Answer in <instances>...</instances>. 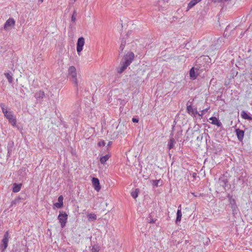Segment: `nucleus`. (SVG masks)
<instances>
[{
    "mask_svg": "<svg viewBox=\"0 0 252 252\" xmlns=\"http://www.w3.org/2000/svg\"><path fill=\"white\" fill-rule=\"evenodd\" d=\"M134 58V54L132 52L127 53L124 57L120 66L117 68V71L119 73H122L126 67L131 63Z\"/></svg>",
    "mask_w": 252,
    "mask_h": 252,
    "instance_id": "obj_1",
    "label": "nucleus"
},
{
    "mask_svg": "<svg viewBox=\"0 0 252 252\" xmlns=\"http://www.w3.org/2000/svg\"><path fill=\"white\" fill-rule=\"evenodd\" d=\"M0 107L4 116L8 120L9 123L13 126H17L16 117L13 115L12 112L11 111H8L3 103L0 104Z\"/></svg>",
    "mask_w": 252,
    "mask_h": 252,
    "instance_id": "obj_2",
    "label": "nucleus"
},
{
    "mask_svg": "<svg viewBox=\"0 0 252 252\" xmlns=\"http://www.w3.org/2000/svg\"><path fill=\"white\" fill-rule=\"evenodd\" d=\"M68 76L69 80L75 85L76 87L77 91H78V81L77 78V72L75 67L71 66L68 68Z\"/></svg>",
    "mask_w": 252,
    "mask_h": 252,
    "instance_id": "obj_3",
    "label": "nucleus"
},
{
    "mask_svg": "<svg viewBox=\"0 0 252 252\" xmlns=\"http://www.w3.org/2000/svg\"><path fill=\"white\" fill-rule=\"evenodd\" d=\"M67 216H68L65 212H60L58 219L61 223L62 228H63L65 226L67 219Z\"/></svg>",
    "mask_w": 252,
    "mask_h": 252,
    "instance_id": "obj_4",
    "label": "nucleus"
},
{
    "mask_svg": "<svg viewBox=\"0 0 252 252\" xmlns=\"http://www.w3.org/2000/svg\"><path fill=\"white\" fill-rule=\"evenodd\" d=\"M83 219H87L89 221H94L97 219V215L94 213L87 212L82 216Z\"/></svg>",
    "mask_w": 252,
    "mask_h": 252,
    "instance_id": "obj_5",
    "label": "nucleus"
},
{
    "mask_svg": "<svg viewBox=\"0 0 252 252\" xmlns=\"http://www.w3.org/2000/svg\"><path fill=\"white\" fill-rule=\"evenodd\" d=\"M9 233L8 231H6L3 236V238L2 239V251H4L7 247L8 242Z\"/></svg>",
    "mask_w": 252,
    "mask_h": 252,
    "instance_id": "obj_6",
    "label": "nucleus"
},
{
    "mask_svg": "<svg viewBox=\"0 0 252 252\" xmlns=\"http://www.w3.org/2000/svg\"><path fill=\"white\" fill-rule=\"evenodd\" d=\"M92 182L94 189L97 192L99 191L101 189V187L98 179L94 177L92 179Z\"/></svg>",
    "mask_w": 252,
    "mask_h": 252,
    "instance_id": "obj_7",
    "label": "nucleus"
},
{
    "mask_svg": "<svg viewBox=\"0 0 252 252\" xmlns=\"http://www.w3.org/2000/svg\"><path fill=\"white\" fill-rule=\"evenodd\" d=\"M15 24V21L13 18H9L5 23L4 29L5 30H9L10 27H13Z\"/></svg>",
    "mask_w": 252,
    "mask_h": 252,
    "instance_id": "obj_8",
    "label": "nucleus"
},
{
    "mask_svg": "<svg viewBox=\"0 0 252 252\" xmlns=\"http://www.w3.org/2000/svg\"><path fill=\"white\" fill-rule=\"evenodd\" d=\"M187 110L188 113L191 116L195 117L196 115H198V113L196 108H193L191 105L187 106Z\"/></svg>",
    "mask_w": 252,
    "mask_h": 252,
    "instance_id": "obj_9",
    "label": "nucleus"
},
{
    "mask_svg": "<svg viewBox=\"0 0 252 252\" xmlns=\"http://www.w3.org/2000/svg\"><path fill=\"white\" fill-rule=\"evenodd\" d=\"M45 96V93L42 91H39L34 94V97L37 100H41Z\"/></svg>",
    "mask_w": 252,
    "mask_h": 252,
    "instance_id": "obj_10",
    "label": "nucleus"
},
{
    "mask_svg": "<svg viewBox=\"0 0 252 252\" xmlns=\"http://www.w3.org/2000/svg\"><path fill=\"white\" fill-rule=\"evenodd\" d=\"M63 197L62 195H60L58 199V202L55 203L54 206L57 208H61L63 207Z\"/></svg>",
    "mask_w": 252,
    "mask_h": 252,
    "instance_id": "obj_11",
    "label": "nucleus"
},
{
    "mask_svg": "<svg viewBox=\"0 0 252 252\" xmlns=\"http://www.w3.org/2000/svg\"><path fill=\"white\" fill-rule=\"evenodd\" d=\"M209 120L211 121V124L214 125H216L218 127L221 126V122L216 117H212L209 119Z\"/></svg>",
    "mask_w": 252,
    "mask_h": 252,
    "instance_id": "obj_12",
    "label": "nucleus"
},
{
    "mask_svg": "<svg viewBox=\"0 0 252 252\" xmlns=\"http://www.w3.org/2000/svg\"><path fill=\"white\" fill-rule=\"evenodd\" d=\"M236 132L238 140L240 141H242L244 136V131L240 129H237L236 130Z\"/></svg>",
    "mask_w": 252,
    "mask_h": 252,
    "instance_id": "obj_13",
    "label": "nucleus"
},
{
    "mask_svg": "<svg viewBox=\"0 0 252 252\" xmlns=\"http://www.w3.org/2000/svg\"><path fill=\"white\" fill-rule=\"evenodd\" d=\"M201 0H191L188 4L187 7V11L189 10L191 7L194 6L197 3L199 2Z\"/></svg>",
    "mask_w": 252,
    "mask_h": 252,
    "instance_id": "obj_14",
    "label": "nucleus"
},
{
    "mask_svg": "<svg viewBox=\"0 0 252 252\" xmlns=\"http://www.w3.org/2000/svg\"><path fill=\"white\" fill-rule=\"evenodd\" d=\"M22 184H16L14 183L13 184V187L12 189V191L13 192H19L21 188Z\"/></svg>",
    "mask_w": 252,
    "mask_h": 252,
    "instance_id": "obj_15",
    "label": "nucleus"
},
{
    "mask_svg": "<svg viewBox=\"0 0 252 252\" xmlns=\"http://www.w3.org/2000/svg\"><path fill=\"white\" fill-rule=\"evenodd\" d=\"M110 156L109 154L106 155L104 156L101 157L100 158V162L101 164H104L105 162L109 159Z\"/></svg>",
    "mask_w": 252,
    "mask_h": 252,
    "instance_id": "obj_16",
    "label": "nucleus"
},
{
    "mask_svg": "<svg viewBox=\"0 0 252 252\" xmlns=\"http://www.w3.org/2000/svg\"><path fill=\"white\" fill-rule=\"evenodd\" d=\"M4 75L7 79L8 82L10 84L12 83L13 82V77H12L13 75L11 73V72H10L5 73Z\"/></svg>",
    "mask_w": 252,
    "mask_h": 252,
    "instance_id": "obj_17",
    "label": "nucleus"
},
{
    "mask_svg": "<svg viewBox=\"0 0 252 252\" xmlns=\"http://www.w3.org/2000/svg\"><path fill=\"white\" fill-rule=\"evenodd\" d=\"M28 172V170L25 167H23L19 171V174L20 175L24 177L27 175Z\"/></svg>",
    "mask_w": 252,
    "mask_h": 252,
    "instance_id": "obj_18",
    "label": "nucleus"
},
{
    "mask_svg": "<svg viewBox=\"0 0 252 252\" xmlns=\"http://www.w3.org/2000/svg\"><path fill=\"white\" fill-rule=\"evenodd\" d=\"M182 216V214L181 211H180V210H178L177 212V218H176V222L177 223L178 222H180L181 221Z\"/></svg>",
    "mask_w": 252,
    "mask_h": 252,
    "instance_id": "obj_19",
    "label": "nucleus"
},
{
    "mask_svg": "<svg viewBox=\"0 0 252 252\" xmlns=\"http://www.w3.org/2000/svg\"><path fill=\"white\" fill-rule=\"evenodd\" d=\"M189 76L192 79H195L197 77L193 67H192L189 71Z\"/></svg>",
    "mask_w": 252,
    "mask_h": 252,
    "instance_id": "obj_20",
    "label": "nucleus"
},
{
    "mask_svg": "<svg viewBox=\"0 0 252 252\" xmlns=\"http://www.w3.org/2000/svg\"><path fill=\"white\" fill-rule=\"evenodd\" d=\"M241 116L243 119L251 120L252 118L246 112L243 111L241 113Z\"/></svg>",
    "mask_w": 252,
    "mask_h": 252,
    "instance_id": "obj_21",
    "label": "nucleus"
},
{
    "mask_svg": "<svg viewBox=\"0 0 252 252\" xmlns=\"http://www.w3.org/2000/svg\"><path fill=\"white\" fill-rule=\"evenodd\" d=\"M139 192V190L138 189H136L134 191L131 192V195L134 198H136L138 197V194Z\"/></svg>",
    "mask_w": 252,
    "mask_h": 252,
    "instance_id": "obj_22",
    "label": "nucleus"
},
{
    "mask_svg": "<svg viewBox=\"0 0 252 252\" xmlns=\"http://www.w3.org/2000/svg\"><path fill=\"white\" fill-rule=\"evenodd\" d=\"M174 143H175V140L173 138H171L169 140L168 143V148L169 149H171L173 148Z\"/></svg>",
    "mask_w": 252,
    "mask_h": 252,
    "instance_id": "obj_23",
    "label": "nucleus"
},
{
    "mask_svg": "<svg viewBox=\"0 0 252 252\" xmlns=\"http://www.w3.org/2000/svg\"><path fill=\"white\" fill-rule=\"evenodd\" d=\"M100 251V247L98 245H94L93 246L91 251L92 252H99Z\"/></svg>",
    "mask_w": 252,
    "mask_h": 252,
    "instance_id": "obj_24",
    "label": "nucleus"
},
{
    "mask_svg": "<svg viewBox=\"0 0 252 252\" xmlns=\"http://www.w3.org/2000/svg\"><path fill=\"white\" fill-rule=\"evenodd\" d=\"M85 44V40L83 37H80V52L82 50Z\"/></svg>",
    "mask_w": 252,
    "mask_h": 252,
    "instance_id": "obj_25",
    "label": "nucleus"
},
{
    "mask_svg": "<svg viewBox=\"0 0 252 252\" xmlns=\"http://www.w3.org/2000/svg\"><path fill=\"white\" fill-rule=\"evenodd\" d=\"M21 198H17L15 199L14 200H13L11 202L10 208L13 206H15L17 204L19 203L20 201Z\"/></svg>",
    "mask_w": 252,
    "mask_h": 252,
    "instance_id": "obj_26",
    "label": "nucleus"
},
{
    "mask_svg": "<svg viewBox=\"0 0 252 252\" xmlns=\"http://www.w3.org/2000/svg\"><path fill=\"white\" fill-rule=\"evenodd\" d=\"M77 16L76 11L75 10L72 15L71 20L73 22H75L76 20V17Z\"/></svg>",
    "mask_w": 252,
    "mask_h": 252,
    "instance_id": "obj_27",
    "label": "nucleus"
},
{
    "mask_svg": "<svg viewBox=\"0 0 252 252\" xmlns=\"http://www.w3.org/2000/svg\"><path fill=\"white\" fill-rule=\"evenodd\" d=\"M209 109V107L201 111V113L198 114V116L202 117Z\"/></svg>",
    "mask_w": 252,
    "mask_h": 252,
    "instance_id": "obj_28",
    "label": "nucleus"
},
{
    "mask_svg": "<svg viewBox=\"0 0 252 252\" xmlns=\"http://www.w3.org/2000/svg\"><path fill=\"white\" fill-rule=\"evenodd\" d=\"M160 181V180H154L153 181V185L155 186L158 187Z\"/></svg>",
    "mask_w": 252,
    "mask_h": 252,
    "instance_id": "obj_29",
    "label": "nucleus"
},
{
    "mask_svg": "<svg viewBox=\"0 0 252 252\" xmlns=\"http://www.w3.org/2000/svg\"><path fill=\"white\" fill-rule=\"evenodd\" d=\"M97 145L99 147L104 146L105 145V142H104V141L102 140L99 141Z\"/></svg>",
    "mask_w": 252,
    "mask_h": 252,
    "instance_id": "obj_30",
    "label": "nucleus"
},
{
    "mask_svg": "<svg viewBox=\"0 0 252 252\" xmlns=\"http://www.w3.org/2000/svg\"><path fill=\"white\" fill-rule=\"evenodd\" d=\"M76 51L79 54V38L77 40V42L76 43Z\"/></svg>",
    "mask_w": 252,
    "mask_h": 252,
    "instance_id": "obj_31",
    "label": "nucleus"
},
{
    "mask_svg": "<svg viewBox=\"0 0 252 252\" xmlns=\"http://www.w3.org/2000/svg\"><path fill=\"white\" fill-rule=\"evenodd\" d=\"M132 121L133 123H138V120L136 118H132Z\"/></svg>",
    "mask_w": 252,
    "mask_h": 252,
    "instance_id": "obj_32",
    "label": "nucleus"
},
{
    "mask_svg": "<svg viewBox=\"0 0 252 252\" xmlns=\"http://www.w3.org/2000/svg\"><path fill=\"white\" fill-rule=\"evenodd\" d=\"M53 96H54V94L52 93H50V94L48 95L49 98L50 99L52 97H53Z\"/></svg>",
    "mask_w": 252,
    "mask_h": 252,
    "instance_id": "obj_33",
    "label": "nucleus"
},
{
    "mask_svg": "<svg viewBox=\"0 0 252 252\" xmlns=\"http://www.w3.org/2000/svg\"><path fill=\"white\" fill-rule=\"evenodd\" d=\"M11 151V150H10V149L8 148V156L9 157L10 156V151Z\"/></svg>",
    "mask_w": 252,
    "mask_h": 252,
    "instance_id": "obj_34",
    "label": "nucleus"
},
{
    "mask_svg": "<svg viewBox=\"0 0 252 252\" xmlns=\"http://www.w3.org/2000/svg\"><path fill=\"white\" fill-rule=\"evenodd\" d=\"M76 0H70V3H74Z\"/></svg>",
    "mask_w": 252,
    "mask_h": 252,
    "instance_id": "obj_35",
    "label": "nucleus"
},
{
    "mask_svg": "<svg viewBox=\"0 0 252 252\" xmlns=\"http://www.w3.org/2000/svg\"><path fill=\"white\" fill-rule=\"evenodd\" d=\"M53 101H54V103H56L57 101V98H55V99H53Z\"/></svg>",
    "mask_w": 252,
    "mask_h": 252,
    "instance_id": "obj_36",
    "label": "nucleus"
},
{
    "mask_svg": "<svg viewBox=\"0 0 252 252\" xmlns=\"http://www.w3.org/2000/svg\"><path fill=\"white\" fill-rule=\"evenodd\" d=\"M178 210H180V211H181V205H180L178 207Z\"/></svg>",
    "mask_w": 252,
    "mask_h": 252,
    "instance_id": "obj_37",
    "label": "nucleus"
},
{
    "mask_svg": "<svg viewBox=\"0 0 252 252\" xmlns=\"http://www.w3.org/2000/svg\"><path fill=\"white\" fill-rule=\"evenodd\" d=\"M38 1L42 3L43 1V0H38Z\"/></svg>",
    "mask_w": 252,
    "mask_h": 252,
    "instance_id": "obj_38",
    "label": "nucleus"
},
{
    "mask_svg": "<svg viewBox=\"0 0 252 252\" xmlns=\"http://www.w3.org/2000/svg\"><path fill=\"white\" fill-rule=\"evenodd\" d=\"M111 143H112L111 142H109L108 145H110L111 144Z\"/></svg>",
    "mask_w": 252,
    "mask_h": 252,
    "instance_id": "obj_39",
    "label": "nucleus"
}]
</instances>
